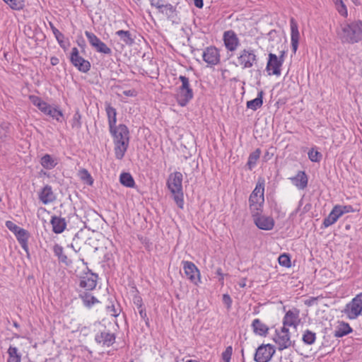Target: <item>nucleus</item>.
Wrapping results in <instances>:
<instances>
[{"instance_id":"obj_1","label":"nucleus","mask_w":362,"mask_h":362,"mask_svg":"<svg viewBox=\"0 0 362 362\" xmlns=\"http://www.w3.org/2000/svg\"><path fill=\"white\" fill-rule=\"evenodd\" d=\"M110 132L113 137L115 144V154L117 160H122L129 144V131L128 127L123 124L114 127Z\"/></svg>"},{"instance_id":"obj_2","label":"nucleus","mask_w":362,"mask_h":362,"mask_svg":"<svg viewBox=\"0 0 362 362\" xmlns=\"http://www.w3.org/2000/svg\"><path fill=\"white\" fill-rule=\"evenodd\" d=\"M341 28L338 35L343 43L355 44L362 40V21L341 25Z\"/></svg>"},{"instance_id":"obj_3","label":"nucleus","mask_w":362,"mask_h":362,"mask_svg":"<svg viewBox=\"0 0 362 362\" xmlns=\"http://www.w3.org/2000/svg\"><path fill=\"white\" fill-rule=\"evenodd\" d=\"M182 174L180 172H175L169 175L167 185L173 194V199L177 206L182 209L184 207V195L182 191Z\"/></svg>"},{"instance_id":"obj_4","label":"nucleus","mask_w":362,"mask_h":362,"mask_svg":"<svg viewBox=\"0 0 362 362\" xmlns=\"http://www.w3.org/2000/svg\"><path fill=\"white\" fill-rule=\"evenodd\" d=\"M264 181H258L255 189L249 197L250 208L252 212L257 211V214L262 211V207L264 202Z\"/></svg>"},{"instance_id":"obj_5","label":"nucleus","mask_w":362,"mask_h":362,"mask_svg":"<svg viewBox=\"0 0 362 362\" xmlns=\"http://www.w3.org/2000/svg\"><path fill=\"white\" fill-rule=\"evenodd\" d=\"M350 320L356 319L362 313V292L357 294L346 304L344 311Z\"/></svg>"},{"instance_id":"obj_6","label":"nucleus","mask_w":362,"mask_h":362,"mask_svg":"<svg viewBox=\"0 0 362 362\" xmlns=\"http://www.w3.org/2000/svg\"><path fill=\"white\" fill-rule=\"evenodd\" d=\"M257 57L255 51L252 49H244L241 50L238 57V65L243 69L251 68L257 63Z\"/></svg>"},{"instance_id":"obj_7","label":"nucleus","mask_w":362,"mask_h":362,"mask_svg":"<svg viewBox=\"0 0 362 362\" xmlns=\"http://www.w3.org/2000/svg\"><path fill=\"white\" fill-rule=\"evenodd\" d=\"M275 351L274 345L270 344H262L256 349L254 360L256 362H269Z\"/></svg>"},{"instance_id":"obj_8","label":"nucleus","mask_w":362,"mask_h":362,"mask_svg":"<svg viewBox=\"0 0 362 362\" xmlns=\"http://www.w3.org/2000/svg\"><path fill=\"white\" fill-rule=\"evenodd\" d=\"M274 341L278 345V349L282 351L294 345L290 339L289 330L286 327H281L280 331L276 330Z\"/></svg>"},{"instance_id":"obj_9","label":"nucleus","mask_w":362,"mask_h":362,"mask_svg":"<svg viewBox=\"0 0 362 362\" xmlns=\"http://www.w3.org/2000/svg\"><path fill=\"white\" fill-rule=\"evenodd\" d=\"M85 35L88 40L91 47L95 49L96 52L104 54H111L112 50L107 46L105 43L100 40L93 33L85 31Z\"/></svg>"},{"instance_id":"obj_10","label":"nucleus","mask_w":362,"mask_h":362,"mask_svg":"<svg viewBox=\"0 0 362 362\" xmlns=\"http://www.w3.org/2000/svg\"><path fill=\"white\" fill-rule=\"evenodd\" d=\"M70 61L81 72L87 73L90 69V63L79 55L76 47H73L71 49Z\"/></svg>"},{"instance_id":"obj_11","label":"nucleus","mask_w":362,"mask_h":362,"mask_svg":"<svg viewBox=\"0 0 362 362\" xmlns=\"http://www.w3.org/2000/svg\"><path fill=\"white\" fill-rule=\"evenodd\" d=\"M115 339L116 337L115 334L105 328L103 330H100L95 335V342L103 346H111L115 342Z\"/></svg>"},{"instance_id":"obj_12","label":"nucleus","mask_w":362,"mask_h":362,"mask_svg":"<svg viewBox=\"0 0 362 362\" xmlns=\"http://www.w3.org/2000/svg\"><path fill=\"white\" fill-rule=\"evenodd\" d=\"M284 52H282L279 58L275 54H269L267 70H272V74L279 76L281 74V67L284 62Z\"/></svg>"},{"instance_id":"obj_13","label":"nucleus","mask_w":362,"mask_h":362,"mask_svg":"<svg viewBox=\"0 0 362 362\" xmlns=\"http://www.w3.org/2000/svg\"><path fill=\"white\" fill-rule=\"evenodd\" d=\"M87 271L85 275L81 277L79 286L86 291H92L96 287L98 276L88 267Z\"/></svg>"},{"instance_id":"obj_14","label":"nucleus","mask_w":362,"mask_h":362,"mask_svg":"<svg viewBox=\"0 0 362 362\" xmlns=\"http://www.w3.org/2000/svg\"><path fill=\"white\" fill-rule=\"evenodd\" d=\"M183 269L186 276L194 284L200 281V273L196 265L189 261H183Z\"/></svg>"},{"instance_id":"obj_15","label":"nucleus","mask_w":362,"mask_h":362,"mask_svg":"<svg viewBox=\"0 0 362 362\" xmlns=\"http://www.w3.org/2000/svg\"><path fill=\"white\" fill-rule=\"evenodd\" d=\"M203 60L208 64V65L214 66L220 62L219 51L215 47H208L202 53Z\"/></svg>"},{"instance_id":"obj_16","label":"nucleus","mask_w":362,"mask_h":362,"mask_svg":"<svg viewBox=\"0 0 362 362\" xmlns=\"http://www.w3.org/2000/svg\"><path fill=\"white\" fill-rule=\"evenodd\" d=\"M259 214H253L255 223L257 227L261 230H270L274 226V221L273 218L266 216H257Z\"/></svg>"},{"instance_id":"obj_17","label":"nucleus","mask_w":362,"mask_h":362,"mask_svg":"<svg viewBox=\"0 0 362 362\" xmlns=\"http://www.w3.org/2000/svg\"><path fill=\"white\" fill-rule=\"evenodd\" d=\"M223 41L226 49L231 52L235 51L239 45V39L233 30H228L224 33Z\"/></svg>"},{"instance_id":"obj_18","label":"nucleus","mask_w":362,"mask_h":362,"mask_svg":"<svg viewBox=\"0 0 362 362\" xmlns=\"http://www.w3.org/2000/svg\"><path fill=\"white\" fill-rule=\"evenodd\" d=\"M299 313L300 311L297 308L287 311L283 319V327L293 326L296 328L299 322Z\"/></svg>"},{"instance_id":"obj_19","label":"nucleus","mask_w":362,"mask_h":362,"mask_svg":"<svg viewBox=\"0 0 362 362\" xmlns=\"http://www.w3.org/2000/svg\"><path fill=\"white\" fill-rule=\"evenodd\" d=\"M291 26V41L293 52L295 54L298 47L300 33L298 30V23L293 18L290 20Z\"/></svg>"},{"instance_id":"obj_20","label":"nucleus","mask_w":362,"mask_h":362,"mask_svg":"<svg viewBox=\"0 0 362 362\" xmlns=\"http://www.w3.org/2000/svg\"><path fill=\"white\" fill-rule=\"evenodd\" d=\"M193 97L194 93L192 89H178L176 100L180 106L185 107Z\"/></svg>"},{"instance_id":"obj_21","label":"nucleus","mask_w":362,"mask_h":362,"mask_svg":"<svg viewBox=\"0 0 362 362\" xmlns=\"http://www.w3.org/2000/svg\"><path fill=\"white\" fill-rule=\"evenodd\" d=\"M50 223L52 226V231L56 234L62 233L66 228L65 218L57 216L51 217Z\"/></svg>"},{"instance_id":"obj_22","label":"nucleus","mask_w":362,"mask_h":362,"mask_svg":"<svg viewBox=\"0 0 362 362\" xmlns=\"http://www.w3.org/2000/svg\"><path fill=\"white\" fill-rule=\"evenodd\" d=\"M134 304L136 306L138 312L142 320H144L146 326L149 327V319L147 316L146 308L143 303L141 297L139 295H135L133 298Z\"/></svg>"},{"instance_id":"obj_23","label":"nucleus","mask_w":362,"mask_h":362,"mask_svg":"<svg viewBox=\"0 0 362 362\" xmlns=\"http://www.w3.org/2000/svg\"><path fill=\"white\" fill-rule=\"evenodd\" d=\"M46 107L42 110V112L46 115L56 119L57 122H62L64 117V114L58 107H52L49 104L47 103Z\"/></svg>"},{"instance_id":"obj_24","label":"nucleus","mask_w":362,"mask_h":362,"mask_svg":"<svg viewBox=\"0 0 362 362\" xmlns=\"http://www.w3.org/2000/svg\"><path fill=\"white\" fill-rule=\"evenodd\" d=\"M39 199L44 204L53 202L56 197L53 193L52 187L48 185H45L39 194Z\"/></svg>"},{"instance_id":"obj_25","label":"nucleus","mask_w":362,"mask_h":362,"mask_svg":"<svg viewBox=\"0 0 362 362\" xmlns=\"http://www.w3.org/2000/svg\"><path fill=\"white\" fill-rule=\"evenodd\" d=\"M290 180L299 189H303L308 185V178L305 171H298L296 175L291 177Z\"/></svg>"},{"instance_id":"obj_26","label":"nucleus","mask_w":362,"mask_h":362,"mask_svg":"<svg viewBox=\"0 0 362 362\" xmlns=\"http://www.w3.org/2000/svg\"><path fill=\"white\" fill-rule=\"evenodd\" d=\"M15 236L23 250L29 254L28 239L30 236V233L22 228V229L18 231Z\"/></svg>"},{"instance_id":"obj_27","label":"nucleus","mask_w":362,"mask_h":362,"mask_svg":"<svg viewBox=\"0 0 362 362\" xmlns=\"http://www.w3.org/2000/svg\"><path fill=\"white\" fill-rule=\"evenodd\" d=\"M251 327L256 335L266 337L268 334L269 327L258 318L252 321Z\"/></svg>"},{"instance_id":"obj_28","label":"nucleus","mask_w":362,"mask_h":362,"mask_svg":"<svg viewBox=\"0 0 362 362\" xmlns=\"http://www.w3.org/2000/svg\"><path fill=\"white\" fill-rule=\"evenodd\" d=\"M105 108L107 117L109 129L112 130L114 127L117 126V110L108 102L105 103Z\"/></svg>"},{"instance_id":"obj_29","label":"nucleus","mask_w":362,"mask_h":362,"mask_svg":"<svg viewBox=\"0 0 362 362\" xmlns=\"http://www.w3.org/2000/svg\"><path fill=\"white\" fill-rule=\"evenodd\" d=\"M53 252L57 257L59 263H62L66 266H71L72 264V260L69 259L68 257L64 252V248L60 245L56 243L53 246Z\"/></svg>"},{"instance_id":"obj_30","label":"nucleus","mask_w":362,"mask_h":362,"mask_svg":"<svg viewBox=\"0 0 362 362\" xmlns=\"http://www.w3.org/2000/svg\"><path fill=\"white\" fill-rule=\"evenodd\" d=\"M353 332L349 323L344 321L339 322V325L334 332V337L337 338L343 337Z\"/></svg>"},{"instance_id":"obj_31","label":"nucleus","mask_w":362,"mask_h":362,"mask_svg":"<svg viewBox=\"0 0 362 362\" xmlns=\"http://www.w3.org/2000/svg\"><path fill=\"white\" fill-rule=\"evenodd\" d=\"M158 12L165 16L169 20L171 21H173L177 16L176 8L170 4H163Z\"/></svg>"},{"instance_id":"obj_32","label":"nucleus","mask_w":362,"mask_h":362,"mask_svg":"<svg viewBox=\"0 0 362 362\" xmlns=\"http://www.w3.org/2000/svg\"><path fill=\"white\" fill-rule=\"evenodd\" d=\"M340 217L341 216L334 206L329 215L323 220L322 226L327 228L336 223Z\"/></svg>"},{"instance_id":"obj_33","label":"nucleus","mask_w":362,"mask_h":362,"mask_svg":"<svg viewBox=\"0 0 362 362\" xmlns=\"http://www.w3.org/2000/svg\"><path fill=\"white\" fill-rule=\"evenodd\" d=\"M79 298L82 300L83 305L90 308L93 305L98 303L99 300L88 292L83 291L79 294Z\"/></svg>"},{"instance_id":"obj_34","label":"nucleus","mask_w":362,"mask_h":362,"mask_svg":"<svg viewBox=\"0 0 362 362\" xmlns=\"http://www.w3.org/2000/svg\"><path fill=\"white\" fill-rule=\"evenodd\" d=\"M263 95L264 92L262 90L258 92L256 98L247 102V107L254 111L260 108L263 104Z\"/></svg>"},{"instance_id":"obj_35","label":"nucleus","mask_w":362,"mask_h":362,"mask_svg":"<svg viewBox=\"0 0 362 362\" xmlns=\"http://www.w3.org/2000/svg\"><path fill=\"white\" fill-rule=\"evenodd\" d=\"M58 162L56 158L52 157L49 154H45L41 158L40 164L42 166L47 170L53 169Z\"/></svg>"},{"instance_id":"obj_36","label":"nucleus","mask_w":362,"mask_h":362,"mask_svg":"<svg viewBox=\"0 0 362 362\" xmlns=\"http://www.w3.org/2000/svg\"><path fill=\"white\" fill-rule=\"evenodd\" d=\"M115 35L119 37L120 40L126 45L132 46L134 43V38L128 30H119L115 33Z\"/></svg>"},{"instance_id":"obj_37","label":"nucleus","mask_w":362,"mask_h":362,"mask_svg":"<svg viewBox=\"0 0 362 362\" xmlns=\"http://www.w3.org/2000/svg\"><path fill=\"white\" fill-rule=\"evenodd\" d=\"M261 154V150L259 148H257L255 151L252 152L249 157L247 163V168L250 170H252L253 168L256 165L257 160H259Z\"/></svg>"},{"instance_id":"obj_38","label":"nucleus","mask_w":362,"mask_h":362,"mask_svg":"<svg viewBox=\"0 0 362 362\" xmlns=\"http://www.w3.org/2000/svg\"><path fill=\"white\" fill-rule=\"evenodd\" d=\"M8 358L7 362H21V354L16 346H10L8 349Z\"/></svg>"},{"instance_id":"obj_39","label":"nucleus","mask_w":362,"mask_h":362,"mask_svg":"<svg viewBox=\"0 0 362 362\" xmlns=\"http://www.w3.org/2000/svg\"><path fill=\"white\" fill-rule=\"evenodd\" d=\"M119 181L122 185L127 187H134L135 185L134 180L129 173H122L120 175Z\"/></svg>"},{"instance_id":"obj_40","label":"nucleus","mask_w":362,"mask_h":362,"mask_svg":"<svg viewBox=\"0 0 362 362\" xmlns=\"http://www.w3.org/2000/svg\"><path fill=\"white\" fill-rule=\"evenodd\" d=\"M81 114L78 109H76L72 119L70 121L71 128L75 130H79L82 127Z\"/></svg>"},{"instance_id":"obj_41","label":"nucleus","mask_w":362,"mask_h":362,"mask_svg":"<svg viewBox=\"0 0 362 362\" xmlns=\"http://www.w3.org/2000/svg\"><path fill=\"white\" fill-rule=\"evenodd\" d=\"M302 340L304 344L312 345L316 340V334L309 329H306L303 334Z\"/></svg>"},{"instance_id":"obj_42","label":"nucleus","mask_w":362,"mask_h":362,"mask_svg":"<svg viewBox=\"0 0 362 362\" xmlns=\"http://www.w3.org/2000/svg\"><path fill=\"white\" fill-rule=\"evenodd\" d=\"M49 25L58 43L60 45L61 47H63L64 39V34H62L57 28H56L52 22H49Z\"/></svg>"},{"instance_id":"obj_43","label":"nucleus","mask_w":362,"mask_h":362,"mask_svg":"<svg viewBox=\"0 0 362 362\" xmlns=\"http://www.w3.org/2000/svg\"><path fill=\"white\" fill-rule=\"evenodd\" d=\"M31 103L42 112L47 103L42 100L40 97L36 95H30L29 97Z\"/></svg>"},{"instance_id":"obj_44","label":"nucleus","mask_w":362,"mask_h":362,"mask_svg":"<svg viewBox=\"0 0 362 362\" xmlns=\"http://www.w3.org/2000/svg\"><path fill=\"white\" fill-rule=\"evenodd\" d=\"M13 10H21L24 7V0H4Z\"/></svg>"},{"instance_id":"obj_45","label":"nucleus","mask_w":362,"mask_h":362,"mask_svg":"<svg viewBox=\"0 0 362 362\" xmlns=\"http://www.w3.org/2000/svg\"><path fill=\"white\" fill-rule=\"evenodd\" d=\"M78 175H79L80 178L82 180L86 181L88 185H91L93 184V180L90 174L88 173V171L86 169L83 168V169L80 170L78 172Z\"/></svg>"},{"instance_id":"obj_46","label":"nucleus","mask_w":362,"mask_h":362,"mask_svg":"<svg viewBox=\"0 0 362 362\" xmlns=\"http://www.w3.org/2000/svg\"><path fill=\"white\" fill-rule=\"evenodd\" d=\"M9 127L8 124L0 125V141L5 142L9 136Z\"/></svg>"},{"instance_id":"obj_47","label":"nucleus","mask_w":362,"mask_h":362,"mask_svg":"<svg viewBox=\"0 0 362 362\" xmlns=\"http://www.w3.org/2000/svg\"><path fill=\"white\" fill-rule=\"evenodd\" d=\"M335 209H337L341 216H342L345 214L354 212L356 211L351 205L337 204L335 205Z\"/></svg>"},{"instance_id":"obj_48","label":"nucleus","mask_w":362,"mask_h":362,"mask_svg":"<svg viewBox=\"0 0 362 362\" xmlns=\"http://www.w3.org/2000/svg\"><path fill=\"white\" fill-rule=\"evenodd\" d=\"M308 158L312 162H320L322 159V155L317 151H315L314 148H311L308 151Z\"/></svg>"},{"instance_id":"obj_49","label":"nucleus","mask_w":362,"mask_h":362,"mask_svg":"<svg viewBox=\"0 0 362 362\" xmlns=\"http://www.w3.org/2000/svg\"><path fill=\"white\" fill-rule=\"evenodd\" d=\"M279 263L281 266L290 267H291V258L289 255L282 254L279 257Z\"/></svg>"},{"instance_id":"obj_50","label":"nucleus","mask_w":362,"mask_h":362,"mask_svg":"<svg viewBox=\"0 0 362 362\" xmlns=\"http://www.w3.org/2000/svg\"><path fill=\"white\" fill-rule=\"evenodd\" d=\"M338 12L343 16H347V9L342 0H334Z\"/></svg>"},{"instance_id":"obj_51","label":"nucleus","mask_w":362,"mask_h":362,"mask_svg":"<svg viewBox=\"0 0 362 362\" xmlns=\"http://www.w3.org/2000/svg\"><path fill=\"white\" fill-rule=\"evenodd\" d=\"M233 354V348L231 346L226 347V350L222 353V359L223 362H230Z\"/></svg>"},{"instance_id":"obj_52","label":"nucleus","mask_w":362,"mask_h":362,"mask_svg":"<svg viewBox=\"0 0 362 362\" xmlns=\"http://www.w3.org/2000/svg\"><path fill=\"white\" fill-rule=\"evenodd\" d=\"M179 80L182 82V85L178 89H192L189 85V80L187 76L181 75L179 76Z\"/></svg>"},{"instance_id":"obj_53","label":"nucleus","mask_w":362,"mask_h":362,"mask_svg":"<svg viewBox=\"0 0 362 362\" xmlns=\"http://www.w3.org/2000/svg\"><path fill=\"white\" fill-rule=\"evenodd\" d=\"M6 228L11 230L14 235H16L18 231L21 229H22V228L18 226L16 224H15L13 222H12L11 221H6Z\"/></svg>"},{"instance_id":"obj_54","label":"nucleus","mask_w":362,"mask_h":362,"mask_svg":"<svg viewBox=\"0 0 362 362\" xmlns=\"http://www.w3.org/2000/svg\"><path fill=\"white\" fill-rule=\"evenodd\" d=\"M223 303L226 305L228 310H230L232 305V299L230 296L226 293L223 295L222 298Z\"/></svg>"},{"instance_id":"obj_55","label":"nucleus","mask_w":362,"mask_h":362,"mask_svg":"<svg viewBox=\"0 0 362 362\" xmlns=\"http://www.w3.org/2000/svg\"><path fill=\"white\" fill-rule=\"evenodd\" d=\"M107 312L113 317H117L118 315V313L114 305L107 306Z\"/></svg>"},{"instance_id":"obj_56","label":"nucleus","mask_w":362,"mask_h":362,"mask_svg":"<svg viewBox=\"0 0 362 362\" xmlns=\"http://www.w3.org/2000/svg\"><path fill=\"white\" fill-rule=\"evenodd\" d=\"M162 1V0H151V5L155 6L159 11L164 4Z\"/></svg>"},{"instance_id":"obj_57","label":"nucleus","mask_w":362,"mask_h":362,"mask_svg":"<svg viewBox=\"0 0 362 362\" xmlns=\"http://www.w3.org/2000/svg\"><path fill=\"white\" fill-rule=\"evenodd\" d=\"M194 4L199 8H202L204 6L203 0H194Z\"/></svg>"},{"instance_id":"obj_58","label":"nucleus","mask_w":362,"mask_h":362,"mask_svg":"<svg viewBox=\"0 0 362 362\" xmlns=\"http://www.w3.org/2000/svg\"><path fill=\"white\" fill-rule=\"evenodd\" d=\"M216 274L218 276H220V278H219V281L223 282V273H222V270H221V268L217 269V270H216Z\"/></svg>"},{"instance_id":"obj_59","label":"nucleus","mask_w":362,"mask_h":362,"mask_svg":"<svg viewBox=\"0 0 362 362\" xmlns=\"http://www.w3.org/2000/svg\"><path fill=\"white\" fill-rule=\"evenodd\" d=\"M134 90H124L123 92L124 95H126V96H133L134 95Z\"/></svg>"},{"instance_id":"obj_60","label":"nucleus","mask_w":362,"mask_h":362,"mask_svg":"<svg viewBox=\"0 0 362 362\" xmlns=\"http://www.w3.org/2000/svg\"><path fill=\"white\" fill-rule=\"evenodd\" d=\"M59 62V59L57 57H52L51 58V64L52 65H57Z\"/></svg>"},{"instance_id":"obj_61","label":"nucleus","mask_w":362,"mask_h":362,"mask_svg":"<svg viewBox=\"0 0 362 362\" xmlns=\"http://www.w3.org/2000/svg\"><path fill=\"white\" fill-rule=\"evenodd\" d=\"M13 325L16 328H18L20 327L19 324L16 321L13 322Z\"/></svg>"},{"instance_id":"obj_62","label":"nucleus","mask_w":362,"mask_h":362,"mask_svg":"<svg viewBox=\"0 0 362 362\" xmlns=\"http://www.w3.org/2000/svg\"><path fill=\"white\" fill-rule=\"evenodd\" d=\"M78 46H80V47H82L83 45H84V40H82V42H79L78 41Z\"/></svg>"},{"instance_id":"obj_63","label":"nucleus","mask_w":362,"mask_h":362,"mask_svg":"<svg viewBox=\"0 0 362 362\" xmlns=\"http://www.w3.org/2000/svg\"><path fill=\"white\" fill-rule=\"evenodd\" d=\"M68 247H71V248H72V249H73L76 252H77V250H75V248H74V247L73 244L69 245H68Z\"/></svg>"},{"instance_id":"obj_64","label":"nucleus","mask_w":362,"mask_h":362,"mask_svg":"<svg viewBox=\"0 0 362 362\" xmlns=\"http://www.w3.org/2000/svg\"><path fill=\"white\" fill-rule=\"evenodd\" d=\"M186 362H198V361H197L195 360H188Z\"/></svg>"}]
</instances>
